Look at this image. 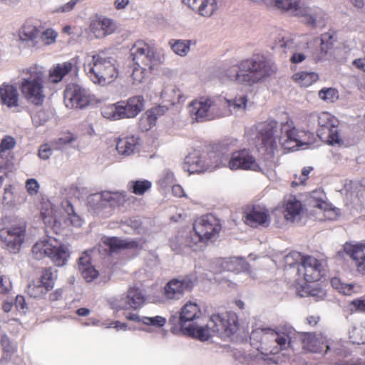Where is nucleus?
Returning a JSON list of instances; mask_svg holds the SVG:
<instances>
[{
    "instance_id": "1",
    "label": "nucleus",
    "mask_w": 365,
    "mask_h": 365,
    "mask_svg": "<svg viewBox=\"0 0 365 365\" xmlns=\"http://www.w3.org/2000/svg\"><path fill=\"white\" fill-rule=\"evenodd\" d=\"M201 317L198 305L189 302L182 307L180 316L172 317L170 322H178L184 334L200 341H207L215 334L221 338L229 337L238 329L237 316L232 312L212 315L205 326L198 324Z\"/></svg>"
},
{
    "instance_id": "2",
    "label": "nucleus",
    "mask_w": 365,
    "mask_h": 365,
    "mask_svg": "<svg viewBox=\"0 0 365 365\" xmlns=\"http://www.w3.org/2000/svg\"><path fill=\"white\" fill-rule=\"evenodd\" d=\"M276 67L264 56H255L242 61L238 69L232 68L227 71V76L238 84L252 86L261 83L274 75Z\"/></svg>"
},
{
    "instance_id": "3",
    "label": "nucleus",
    "mask_w": 365,
    "mask_h": 365,
    "mask_svg": "<svg viewBox=\"0 0 365 365\" xmlns=\"http://www.w3.org/2000/svg\"><path fill=\"white\" fill-rule=\"evenodd\" d=\"M115 61L104 53L88 56L84 62V69L94 83L106 85L111 83L118 74Z\"/></svg>"
},
{
    "instance_id": "4",
    "label": "nucleus",
    "mask_w": 365,
    "mask_h": 365,
    "mask_svg": "<svg viewBox=\"0 0 365 365\" xmlns=\"http://www.w3.org/2000/svg\"><path fill=\"white\" fill-rule=\"evenodd\" d=\"M32 253L36 259L48 257L56 266L66 264L69 257L68 248L54 238L45 239L37 242L32 247Z\"/></svg>"
},
{
    "instance_id": "5",
    "label": "nucleus",
    "mask_w": 365,
    "mask_h": 365,
    "mask_svg": "<svg viewBox=\"0 0 365 365\" xmlns=\"http://www.w3.org/2000/svg\"><path fill=\"white\" fill-rule=\"evenodd\" d=\"M29 76L24 78L20 88L24 97L36 106L41 105L45 98L43 89V71L36 66L29 69Z\"/></svg>"
},
{
    "instance_id": "6",
    "label": "nucleus",
    "mask_w": 365,
    "mask_h": 365,
    "mask_svg": "<svg viewBox=\"0 0 365 365\" xmlns=\"http://www.w3.org/2000/svg\"><path fill=\"white\" fill-rule=\"evenodd\" d=\"M189 112L192 118L197 122L211 120L226 115L218 109V105L211 98H202L190 103Z\"/></svg>"
},
{
    "instance_id": "7",
    "label": "nucleus",
    "mask_w": 365,
    "mask_h": 365,
    "mask_svg": "<svg viewBox=\"0 0 365 365\" xmlns=\"http://www.w3.org/2000/svg\"><path fill=\"white\" fill-rule=\"evenodd\" d=\"M130 56L134 63L148 66L152 71L160 63V58L155 47L143 41H138L130 48Z\"/></svg>"
},
{
    "instance_id": "8",
    "label": "nucleus",
    "mask_w": 365,
    "mask_h": 365,
    "mask_svg": "<svg viewBox=\"0 0 365 365\" xmlns=\"http://www.w3.org/2000/svg\"><path fill=\"white\" fill-rule=\"evenodd\" d=\"M26 225L24 222L12 225L0 231V239L11 253L19 252L25 240Z\"/></svg>"
},
{
    "instance_id": "9",
    "label": "nucleus",
    "mask_w": 365,
    "mask_h": 365,
    "mask_svg": "<svg viewBox=\"0 0 365 365\" xmlns=\"http://www.w3.org/2000/svg\"><path fill=\"white\" fill-rule=\"evenodd\" d=\"M193 229L197 240L207 242L218 236L221 225L212 215H205L195 221Z\"/></svg>"
},
{
    "instance_id": "10",
    "label": "nucleus",
    "mask_w": 365,
    "mask_h": 365,
    "mask_svg": "<svg viewBox=\"0 0 365 365\" xmlns=\"http://www.w3.org/2000/svg\"><path fill=\"white\" fill-rule=\"evenodd\" d=\"M319 129L317 130L318 137L323 141L330 145L341 144V140L337 125L336 120L329 113H322L318 117Z\"/></svg>"
},
{
    "instance_id": "11",
    "label": "nucleus",
    "mask_w": 365,
    "mask_h": 365,
    "mask_svg": "<svg viewBox=\"0 0 365 365\" xmlns=\"http://www.w3.org/2000/svg\"><path fill=\"white\" fill-rule=\"evenodd\" d=\"M194 282L191 276L170 279L164 287L163 296L168 300H179L186 292L192 289Z\"/></svg>"
},
{
    "instance_id": "12",
    "label": "nucleus",
    "mask_w": 365,
    "mask_h": 365,
    "mask_svg": "<svg viewBox=\"0 0 365 365\" xmlns=\"http://www.w3.org/2000/svg\"><path fill=\"white\" fill-rule=\"evenodd\" d=\"M256 138L264 147L273 148L279 140L281 127L278 128V123L274 120H269L259 123L256 126Z\"/></svg>"
},
{
    "instance_id": "13",
    "label": "nucleus",
    "mask_w": 365,
    "mask_h": 365,
    "mask_svg": "<svg viewBox=\"0 0 365 365\" xmlns=\"http://www.w3.org/2000/svg\"><path fill=\"white\" fill-rule=\"evenodd\" d=\"M90 103L86 90L76 84L68 85L64 91V103L69 108H83Z\"/></svg>"
},
{
    "instance_id": "14",
    "label": "nucleus",
    "mask_w": 365,
    "mask_h": 365,
    "mask_svg": "<svg viewBox=\"0 0 365 365\" xmlns=\"http://www.w3.org/2000/svg\"><path fill=\"white\" fill-rule=\"evenodd\" d=\"M299 18L307 26L312 29H322L327 22V17L324 11L317 6H309L304 4Z\"/></svg>"
},
{
    "instance_id": "15",
    "label": "nucleus",
    "mask_w": 365,
    "mask_h": 365,
    "mask_svg": "<svg viewBox=\"0 0 365 365\" xmlns=\"http://www.w3.org/2000/svg\"><path fill=\"white\" fill-rule=\"evenodd\" d=\"M125 200V195L118 192H110L103 191L100 193H94L88 197V204L94 210L106 207L108 204H115Z\"/></svg>"
},
{
    "instance_id": "16",
    "label": "nucleus",
    "mask_w": 365,
    "mask_h": 365,
    "mask_svg": "<svg viewBox=\"0 0 365 365\" xmlns=\"http://www.w3.org/2000/svg\"><path fill=\"white\" fill-rule=\"evenodd\" d=\"M229 168L232 170L243 169L256 170L258 165L250 151L244 149L232 153L229 160Z\"/></svg>"
},
{
    "instance_id": "17",
    "label": "nucleus",
    "mask_w": 365,
    "mask_h": 365,
    "mask_svg": "<svg viewBox=\"0 0 365 365\" xmlns=\"http://www.w3.org/2000/svg\"><path fill=\"white\" fill-rule=\"evenodd\" d=\"M321 264L311 256L302 257L300 264L297 267L299 274L304 276L307 282L317 281L320 278Z\"/></svg>"
},
{
    "instance_id": "18",
    "label": "nucleus",
    "mask_w": 365,
    "mask_h": 365,
    "mask_svg": "<svg viewBox=\"0 0 365 365\" xmlns=\"http://www.w3.org/2000/svg\"><path fill=\"white\" fill-rule=\"evenodd\" d=\"M302 347L310 352L326 353L329 349L325 338L320 334L304 333L300 335Z\"/></svg>"
},
{
    "instance_id": "19",
    "label": "nucleus",
    "mask_w": 365,
    "mask_h": 365,
    "mask_svg": "<svg viewBox=\"0 0 365 365\" xmlns=\"http://www.w3.org/2000/svg\"><path fill=\"white\" fill-rule=\"evenodd\" d=\"M264 4L268 7L298 18L304 4L301 0H264Z\"/></svg>"
},
{
    "instance_id": "20",
    "label": "nucleus",
    "mask_w": 365,
    "mask_h": 365,
    "mask_svg": "<svg viewBox=\"0 0 365 365\" xmlns=\"http://www.w3.org/2000/svg\"><path fill=\"white\" fill-rule=\"evenodd\" d=\"M343 252L355 262L357 271L365 274V244L346 242L343 246Z\"/></svg>"
},
{
    "instance_id": "21",
    "label": "nucleus",
    "mask_w": 365,
    "mask_h": 365,
    "mask_svg": "<svg viewBox=\"0 0 365 365\" xmlns=\"http://www.w3.org/2000/svg\"><path fill=\"white\" fill-rule=\"evenodd\" d=\"M279 142L284 149L292 150L299 146L300 140L298 138V133L293 127L292 122L281 123V133Z\"/></svg>"
},
{
    "instance_id": "22",
    "label": "nucleus",
    "mask_w": 365,
    "mask_h": 365,
    "mask_svg": "<svg viewBox=\"0 0 365 365\" xmlns=\"http://www.w3.org/2000/svg\"><path fill=\"white\" fill-rule=\"evenodd\" d=\"M90 29L97 38H102L113 34L116 29V25L112 19L99 16L92 20Z\"/></svg>"
},
{
    "instance_id": "23",
    "label": "nucleus",
    "mask_w": 365,
    "mask_h": 365,
    "mask_svg": "<svg viewBox=\"0 0 365 365\" xmlns=\"http://www.w3.org/2000/svg\"><path fill=\"white\" fill-rule=\"evenodd\" d=\"M336 41V36L334 32L324 33L321 36V38H315L312 40L309 43H307L308 46L309 45L319 46V49L314 53V58L315 60H320L323 58L327 53L333 47L334 42Z\"/></svg>"
},
{
    "instance_id": "24",
    "label": "nucleus",
    "mask_w": 365,
    "mask_h": 365,
    "mask_svg": "<svg viewBox=\"0 0 365 365\" xmlns=\"http://www.w3.org/2000/svg\"><path fill=\"white\" fill-rule=\"evenodd\" d=\"M269 339H270L273 344V345L270 346L269 350L267 349L271 354H276L280 350L285 349L291 346V339L288 335H279L273 330H270L263 335V341H265Z\"/></svg>"
},
{
    "instance_id": "25",
    "label": "nucleus",
    "mask_w": 365,
    "mask_h": 365,
    "mask_svg": "<svg viewBox=\"0 0 365 365\" xmlns=\"http://www.w3.org/2000/svg\"><path fill=\"white\" fill-rule=\"evenodd\" d=\"M102 114L104 118L113 120L133 118L132 112L128 108L125 101L118 102L115 104L105 108L102 111Z\"/></svg>"
},
{
    "instance_id": "26",
    "label": "nucleus",
    "mask_w": 365,
    "mask_h": 365,
    "mask_svg": "<svg viewBox=\"0 0 365 365\" xmlns=\"http://www.w3.org/2000/svg\"><path fill=\"white\" fill-rule=\"evenodd\" d=\"M191 9L205 17L212 16L217 10L216 0H182Z\"/></svg>"
},
{
    "instance_id": "27",
    "label": "nucleus",
    "mask_w": 365,
    "mask_h": 365,
    "mask_svg": "<svg viewBox=\"0 0 365 365\" xmlns=\"http://www.w3.org/2000/svg\"><path fill=\"white\" fill-rule=\"evenodd\" d=\"M268 220L267 211L260 206H253L245 215V222L251 227L265 225Z\"/></svg>"
},
{
    "instance_id": "28",
    "label": "nucleus",
    "mask_w": 365,
    "mask_h": 365,
    "mask_svg": "<svg viewBox=\"0 0 365 365\" xmlns=\"http://www.w3.org/2000/svg\"><path fill=\"white\" fill-rule=\"evenodd\" d=\"M145 299V295L139 288L135 287H130L125 297L123 299L124 305L123 308L139 309L144 304Z\"/></svg>"
},
{
    "instance_id": "29",
    "label": "nucleus",
    "mask_w": 365,
    "mask_h": 365,
    "mask_svg": "<svg viewBox=\"0 0 365 365\" xmlns=\"http://www.w3.org/2000/svg\"><path fill=\"white\" fill-rule=\"evenodd\" d=\"M284 215L287 220L292 222H299L302 216V205L295 197H289L285 203Z\"/></svg>"
},
{
    "instance_id": "30",
    "label": "nucleus",
    "mask_w": 365,
    "mask_h": 365,
    "mask_svg": "<svg viewBox=\"0 0 365 365\" xmlns=\"http://www.w3.org/2000/svg\"><path fill=\"white\" fill-rule=\"evenodd\" d=\"M78 269L83 277L88 282L94 280L98 275V272L91 263L88 252H84L78 259Z\"/></svg>"
},
{
    "instance_id": "31",
    "label": "nucleus",
    "mask_w": 365,
    "mask_h": 365,
    "mask_svg": "<svg viewBox=\"0 0 365 365\" xmlns=\"http://www.w3.org/2000/svg\"><path fill=\"white\" fill-rule=\"evenodd\" d=\"M39 34L40 31L36 26L26 22L19 30V36L20 40L27 42L29 46H36Z\"/></svg>"
},
{
    "instance_id": "32",
    "label": "nucleus",
    "mask_w": 365,
    "mask_h": 365,
    "mask_svg": "<svg viewBox=\"0 0 365 365\" xmlns=\"http://www.w3.org/2000/svg\"><path fill=\"white\" fill-rule=\"evenodd\" d=\"M0 98L8 107L18 106L19 94L16 88L11 85H2L0 87Z\"/></svg>"
},
{
    "instance_id": "33",
    "label": "nucleus",
    "mask_w": 365,
    "mask_h": 365,
    "mask_svg": "<svg viewBox=\"0 0 365 365\" xmlns=\"http://www.w3.org/2000/svg\"><path fill=\"white\" fill-rule=\"evenodd\" d=\"M183 168L190 173H202L208 170L200 157L196 153L186 156Z\"/></svg>"
},
{
    "instance_id": "34",
    "label": "nucleus",
    "mask_w": 365,
    "mask_h": 365,
    "mask_svg": "<svg viewBox=\"0 0 365 365\" xmlns=\"http://www.w3.org/2000/svg\"><path fill=\"white\" fill-rule=\"evenodd\" d=\"M221 268L219 271L227 270L230 272H239L247 266L245 262L239 257H231L228 259H218L216 261Z\"/></svg>"
},
{
    "instance_id": "35",
    "label": "nucleus",
    "mask_w": 365,
    "mask_h": 365,
    "mask_svg": "<svg viewBox=\"0 0 365 365\" xmlns=\"http://www.w3.org/2000/svg\"><path fill=\"white\" fill-rule=\"evenodd\" d=\"M52 289L51 284H45L39 279L31 282L27 287L28 294L34 298H40Z\"/></svg>"
},
{
    "instance_id": "36",
    "label": "nucleus",
    "mask_w": 365,
    "mask_h": 365,
    "mask_svg": "<svg viewBox=\"0 0 365 365\" xmlns=\"http://www.w3.org/2000/svg\"><path fill=\"white\" fill-rule=\"evenodd\" d=\"M247 97L245 95L237 96L233 99H226L229 112L232 114L245 112L247 108Z\"/></svg>"
},
{
    "instance_id": "37",
    "label": "nucleus",
    "mask_w": 365,
    "mask_h": 365,
    "mask_svg": "<svg viewBox=\"0 0 365 365\" xmlns=\"http://www.w3.org/2000/svg\"><path fill=\"white\" fill-rule=\"evenodd\" d=\"M73 65L70 62H64L58 64L53 69L50 71L49 79L52 83H58L72 69Z\"/></svg>"
},
{
    "instance_id": "38",
    "label": "nucleus",
    "mask_w": 365,
    "mask_h": 365,
    "mask_svg": "<svg viewBox=\"0 0 365 365\" xmlns=\"http://www.w3.org/2000/svg\"><path fill=\"white\" fill-rule=\"evenodd\" d=\"M103 243L107 245L111 252H115L121 249L134 248L137 247V242L134 241L127 242L118 237L106 238Z\"/></svg>"
},
{
    "instance_id": "39",
    "label": "nucleus",
    "mask_w": 365,
    "mask_h": 365,
    "mask_svg": "<svg viewBox=\"0 0 365 365\" xmlns=\"http://www.w3.org/2000/svg\"><path fill=\"white\" fill-rule=\"evenodd\" d=\"M138 144V139L134 137L120 139L116 145V150L122 155H130L134 153Z\"/></svg>"
},
{
    "instance_id": "40",
    "label": "nucleus",
    "mask_w": 365,
    "mask_h": 365,
    "mask_svg": "<svg viewBox=\"0 0 365 365\" xmlns=\"http://www.w3.org/2000/svg\"><path fill=\"white\" fill-rule=\"evenodd\" d=\"M191 40H174L169 41V45L173 51L180 56H186L190 51Z\"/></svg>"
},
{
    "instance_id": "41",
    "label": "nucleus",
    "mask_w": 365,
    "mask_h": 365,
    "mask_svg": "<svg viewBox=\"0 0 365 365\" xmlns=\"http://www.w3.org/2000/svg\"><path fill=\"white\" fill-rule=\"evenodd\" d=\"M326 200V194L322 190H316L311 192L308 200L309 205L313 207L326 209L328 206V202Z\"/></svg>"
},
{
    "instance_id": "42",
    "label": "nucleus",
    "mask_w": 365,
    "mask_h": 365,
    "mask_svg": "<svg viewBox=\"0 0 365 365\" xmlns=\"http://www.w3.org/2000/svg\"><path fill=\"white\" fill-rule=\"evenodd\" d=\"M267 354L256 353V354H247L235 352L234 356L235 359L242 364H250L251 362L259 363L260 361H265Z\"/></svg>"
},
{
    "instance_id": "43",
    "label": "nucleus",
    "mask_w": 365,
    "mask_h": 365,
    "mask_svg": "<svg viewBox=\"0 0 365 365\" xmlns=\"http://www.w3.org/2000/svg\"><path fill=\"white\" fill-rule=\"evenodd\" d=\"M157 110H147L139 120V126L142 131L149 130L154 125H155L156 117L155 116V112Z\"/></svg>"
},
{
    "instance_id": "44",
    "label": "nucleus",
    "mask_w": 365,
    "mask_h": 365,
    "mask_svg": "<svg viewBox=\"0 0 365 365\" xmlns=\"http://www.w3.org/2000/svg\"><path fill=\"white\" fill-rule=\"evenodd\" d=\"M125 103L132 112V115L134 118L143 110L145 101L142 96H136L130 98L125 101Z\"/></svg>"
},
{
    "instance_id": "45",
    "label": "nucleus",
    "mask_w": 365,
    "mask_h": 365,
    "mask_svg": "<svg viewBox=\"0 0 365 365\" xmlns=\"http://www.w3.org/2000/svg\"><path fill=\"white\" fill-rule=\"evenodd\" d=\"M294 79L301 86L308 87L319 78L318 74L314 72H302L294 75Z\"/></svg>"
},
{
    "instance_id": "46",
    "label": "nucleus",
    "mask_w": 365,
    "mask_h": 365,
    "mask_svg": "<svg viewBox=\"0 0 365 365\" xmlns=\"http://www.w3.org/2000/svg\"><path fill=\"white\" fill-rule=\"evenodd\" d=\"M148 66H143V64L134 63V67L131 73V77L134 84H139L145 79Z\"/></svg>"
},
{
    "instance_id": "47",
    "label": "nucleus",
    "mask_w": 365,
    "mask_h": 365,
    "mask_svg": "<svg viewBox=\"0 0 365 365\" xmlns=\"http://www.w3.org/2000/svg\"><path fill=\"white\" fill-rule=\"evenodd\" d=\"M130 189L138 195H143L151 187V182L148 180H135L129 182Z\"/></svg>"
},
{
    "instance_id": "48",
    "label": "nucleus",
    "mask_w": 365,
    "mask_h": 365,
    "mask_svg": "<svg viewBox=\"0 0 365 365\" xmlns=\"http://www.w3.org/2000/svg\"><path fill=\"white\" fill-rule=\"evenodd\" d=\"M1 343L4 352L2 359H7L8 357H10L15 352V346L6 336H1Z\"/></svg>"
},
{
    "instance_id": "49",
    "label": "nucleus",
    "mask_w": 365,
    "mask_h": 365,
    "mask_svg": "<svg viewBox=\"0 0 365 365\" xmlns=\"http://www.w3.org/2000/svg\"><path fill=\"white\" fill-rule=\"evenodd\" d=\"M319 97L327 102L333 103L338 98V92L334 88H324L319 91Z\"/></svg>"
},
{
    "instance_id": "50",
    "label": "nucleus",
    "mask_w": 365,
    "mask_h": 365,
    "mask_svg": "<svg viewBox=\"0 0 365 365\" xmlns=\"http://www.w3.org/2000/svg\"><path fill=\"white\" fill-rule=\"evenodd\" d=\"M142 322L145 325L162 327L166 323V319L165 318L160 316H156L153 317H143L142 318Z\"/></svg>"
},
{
    "instance_id": "51",
    "label": "nucleus",
    "mask_w": 365,
    "mask_h": 365,
    "mask_svg": "<svg viewBox=\"0 0 365 365\" xmlns=\"http://www.w3.org/2000/svg\"><path fill=\"white\" fill-rule=\"evenodd\" d=\"M57 34L52 29H46L44 31L38 38L44 45H50L56 41Z\"/></svg>"
},
{
    "instance_id": "52",
    "label": "nucleus",
    "mask_w": 365,
    "mask_h": 365,
    "mask_svg": "<svg viewBox=\"0 0 365 365\" xmlns=\"http://www.w3.org/2000/svg\"><path fill=\"white\" fill-rule=\"evenodd\" d=\"M16 144L15 139L11 136H6L3 138L0 143V154L6 150L12 149Z\"/></svg>"
},
{
    "instance_id": "53",
    "label": "nucleus",
    "mask_w": 365,
    "mask_h": 365,
    "mask_svg": "<svg viewBox=\"0 0 365 365\" xmlns=\"http://www.w3.org/2000/svg\"><path fill=\"white\" fill-rule=\"evenodd\" d=\"M284 260L287 265L292 267L294 264L300 263L302 260V256L298 252H292L285 256Z\"/></svg>"
},
{
    "instance_id": "54",
    "label": "nucleus",
    "mask_w": 365,
    "mask_h": 365,
    "mask_svg": "<svg viewBox=\"0 0 365 365\" xmlns=\"http://www.w3.org/2000/svg\"><path fill=\"white\" fill-rule=\"evenodd\" d=\"M75 140V138L71 134H67L58 138L53 143L56 148L61 149L63 145L69 144Z\"/></svg>"
},
{
    "instance_id": "55",
    "label": "nucleus",
    "mask_w": 365,
    "mask_h": 365,
    "mask_svg": "<svg viewBox=\"0 0 365 365\" xmlns=\"http://www.w3.org/2000/svg\"><path fill=\"white\" fill-rule=\"evenodd\" d=\"M321 210L324 212V217L328 220H334L339 215V210L335 207H332L329 203L326 209Z\"/></svg>"
},
{
    "instance_id": "56",
    "label": "nucleus",
    "mask_w": 365,
    "mask_h": 365,
    "mask_svg": "<svg viewBox=\"0 0 365 365\" xmlns=\"http://www.w3.org/2000/svg\"><path fill=\"white\" fill-rule=\"evenodd\" d=\"M26 187L29 195H36L38 192L39 184L36 179H29L26 182Z\"/></svg>"
},
{
    "instance_id": "57",
    "label": "nucleus",
    "mask_w": 365,
    "mask_h": 365,
    "mask_svg": "<svg viewBox=\"0 0 365 365\" xmlns=\"http://www.w3.org/2000/svg\"><path fill=\"white\" fill-rule=\"evenodd\" d=\"M40 280H42L45 284H51L52 285V289L54 287V278L53 276V273L51 272V269H45L41 274Z\"/></svg>"
},
{
    "instance_id": "58",
    "label": "nucleus",
    "mask_w": 365,
    "mask_h": 365,
    "mask_svg": "<svg viewBox=\"0 0 365 365\" xmlns=\"http://www.w3.org/2000/svg\"><path fill=\"white\" fill-rule=\"evenodd\" d=\"M52 154V150L47 145L44 144L40 146L38 149V157L43 160H47Z\"/></svg>"
},
{
    "instance_id": "59",
    "label": "nucleus",
    "mask_w": 365,
    "mask_h": 365,
    "mask_svg": "<svg viewBox=\"0 0 365 365\" xmlns=\"http://www.w3.org/2000/svg\"><path fill=\"white\" fill-rule=\"evenodd\" d=\"M125 223L138 233L143 230L142 222L140 219L130 218L126 220Z\"/></svg>"
},
{
    "instance_id": "60",
    "label": "nucleus",
    "mask_w": 365,
    "mask_h": 365,
    "mask_svg": "<svg viewBox=\"0 0 365 365\" xmlns=\"http://www.w3.org/2000/svg\"><path fill=\"white\" fill-rule=\"evenodd\" d=\"M32 120L36 126H40L44 124L47 119L45 117V113L43 111H39L32 116Z\"/></svg>"
},
{
    "instance_id": "61",
    "label": "nucleus",
    "mask_w": 365,
    "mask_h": 365,
    "mask_svg": "<svg viewBox=\"0 0 365 365\" xmlns=\"http://www.w3.org/2000/svg\"><path fill=\"white\" fill-rule=\"evenodd\" d=\"M312 170V168H304L302 170V173L299 178V182L293 181L292 182V186L297 185L299 184H304L305 181L307 180L308 175Z\"/></svg>"
},
{
    "instance_id": "62",
    "label": "nucleus",
    "mask_w": 365,
    "mask_h": 365,
    "mask_svg": "<svg viewBox=\"0 0 365 365\" xmlns=\"http://www.w3.org/2000/svg\"><path fill=\"white\" fill-rule=\"evenodd\" d=\"M12 192H11V185H8L4 188V194L3 196V202L9 204L12 200Z\"/></svg>"
},
{
    "instance_id": "63",
    "label": "nucleus",
    "mask_w": 365,
    "mask_h": 365,
    "mask_svg": "<svg viewBox=\"0 0 365 365\" xmlns=\"http://www.w3.org/2000/svg\"><path fill=\"white\" fill-rule=\"evenodd\" d=\"M76 2L77 1L76 0H71L69 2H68L67 4L63 5L62 7H61L58 9H57L56 11H59V12H68V11H71L74 8Z\"/></svg>"
},
{
    "instance_id": "64",
    "label": "nucleus",
    "mask_w": 365,
    "mask_h": 365,
    "mask_svg": "<svg viewBox=\"0 0 365 365\" xmlns=\"http://www.w3.org/2000/svg\"><path fill=\"white\" fill-rule=\"evenodd\" d=\"M353 64L359 70L365 71V58L355 59Z\"/></svg>"
}]
</instances>
